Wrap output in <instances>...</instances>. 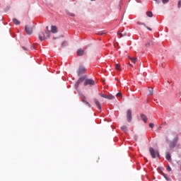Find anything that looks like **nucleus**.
<instances>
[{
    "instance_id": "obj_33",
    "label": "nucleus",
    "mask_w": 181,
    "mask_h": 181,
    "mask_svg": "<svg viewBox=\"0 0 181 181\" xmlns=\"http://www.w3.org/2000/svg\"><path fill=\"white\" fill-rule=\"evenodd\" d=\"M98 35H105V32L104 31L100 32Z\"/></svg>"
},
{
    "instance_id": "obj_6",
    "label": "nucleus",
    "mask_w": 181,
    "mask_h": 181,
    "mask_svg": "<svg viewBox=\"0 0 181 181\" xmlns=\"http://www.w3.org/2000/svg\"><path fill=\"white\" fill-rule=\"evenodd\" d=\"M85 71H86V67L83 66H80L77 71L78 76H80L81 74H83Z\"/></svg>"
},
{
    "instance_id": "obj_5",
    "label": "nucleus",
    "mask_w": 181,
    "mask_h": 181,
    "mask_svg": "<svg viewBox=\"0 0 181 181\" xmlns=\"http://www.w3.org/2000/svg\"><path fill=\"white\" fill-rule=\"evenodd\" d=\"M100 97L106 98L107 100H114L115 97L112 95H105L104 93H100Z\"/></svg>"
},
{
    "instance_id": "obj_34",
    "label": "nucleus",
    "mask_w": 181,
    "mask_h": 181,
    "mask_svg": "<svg viewBox=\"0 0 181 181\" xmlns=\"http://www.w3.org/2000/svg\"><path fill=\"white\" fill-rule=\"evenodd\" d=\"M138 24L139 25H144V26H145V23H138Z\"/></svg>"
},
{
    "instance_id": "obj_19",
    "label": "nucleus",
    "mask_w": 181,
    "mask_h": 181,
    "mask_svg": "<svg viewBox=\"0 0 181 181\" xmlns=\"http://www.w3.org/2000/svg\"><path fill=\"white\" fill-rule=\"evenodd\" d=\"M147 16H148V18H152V16H153V13H152V11H148L146 13Z\"/></svg>"
},
{
    "instance_id": "obj_2",
    "label": "nucleus",
    "mask_w": 181,
    "mask_h": 181,
    "mask_svg": "<svg viewBox=\"0 0 181 181\" xmlns=\"http://www.w3.org/2000/svg\"><path fill=\"white\" fill-rule=\"evenodd\" d=\"M149 152H150V155L151 156V158H153V159H155V158H160V155H159V151H155V149H153V148L150 147L149 148Z\"/></svg>"
},
{
    "instance_id": "obj_13",
    "label": "nucleus",
    "mask_w": 181,
    "mask_h": 181,
    "mask_svg": "<svg viewBox=\"0 0 181 181\" xmlns=\"http://www.w3.org/2000/svg\"><path fill=\"white\" fill-rule=\"evenodd\" d=\"M165 158H166L167 160H172V157L170 156V153H169V152L166 153Z\"/></svg>"
},
{
    "instance_id": "obj_40",
    "label": "nucleus",
    "mask_w": 181,
    "mask_h": 181,
    "mask_svg": "<svg viewBox=\"0 0 181 181\" xmlns=\"http://www.w3.org/2000/svg\"><path fill=\"white\" fill-rule=\"evenodd\" d=\"M153 1H158V0H153Z\"/></svg>"
},
{
    "instance_id": "obj_41",
    "label": "nucleus",
    "mask_w": 181,
    "mask_h": 181,
    "mask_svg": "<svg viewBox=\"0 0 181 181\" xmlns=\"http://www.w3.org/2000/svg\"><path fill=\"white\" fill-rule=\"evenodd\" d=\"M90 1H95V0H90Z\"/></svg>"
},
{
    "instance_id": "obj_3",
    "label": "nucleus",
    "mask_w": 181,
    "mask_h": 181,
    "mask_svg": "<svg viewBox=\"0 0 181 181\" xmlns=\"http://www.w3.org/2000/svg\"><path fill=\"white\" fill-rule=\"evenodd\" d=\"M83 86H90V87H92V86H95V81L91 78L85 79Z\"/></svg>"
},
{
    "instance_id": "obj_25",
    "label": "nucleus",
    "mask_w": 181,
    "mask_h": 181,
    "mask_svg": "<svg viewBox=\"0 0 181 181\" xmlns=\"http://www.w3.org/2000/svg\"><path fill=\"white\" fill-rule=\"evenodd\" d=\"M67 45V42L66 41H64L62 43V47H64V46H66Z\"/></svg>"
},
{
    "instance_id": "obj_38",
    "label": "nucleus",
    "mask_w": 181,
    "mask_h": 181,
    "mask_svg": "<svg viewBox=\"0 0 181 181\" xmlns=\"http://www.w3.org/2000/svg\"><path fill=\"white\" fill-rule=\"evenodd\" d=\"M129 66H131V67H132V64H129Z\"/></svg>"
},
{
    "instance_id": "obj_31",
    "label": "nucleus",
    "mask_w": 181,
    "mask_h": 181,
    "mask_svg": "<svg viewBox=\"0 0 181 181\" xmlns=\"http://www.w3.org/2000/svg\"><path fill=\"white\" fill-rule=\"evenodd\" d=\"M178 8H181V0L178 1Z\"/></svg>"
},
{
    "instance_id": "obj_14",
    "label": "nucleus",
    "mask_w": 181,
    "mask_h": 181,
    "mask_svg": "<svg viewBox=\"0 0 181 181\" xmlns=\"http://www.w3.org/2000/svg\"><path fill=\"white\" fill-rule=\"evenodd\" d=\"M13 23H14V25H21V21L16 18H13Z\"/></svg>"
},
{
    "instance_id": "obj_18",
    "label": "nucleus",
    "mask_w": 181,
    "mask_h": 181,
    "mask_svg": "<svg viewBox=\"0 0 181 181\" xmlns=\"http://www.w3.org/2000/svg\"><path fill=\"white\" fill-rule=\"evenodd\" d=\"M117 35H119V37H123V36H127V33H120L119 31L117 32Z\"/></svg>"
},
{
    "instance_id": "obj_15",
    "label": "nucleus",
    "mask_w": 181,
    "mask_h": 181,
    "mask_svg": "<svg viewBox=\"0 0 181 181\" xmlns=\"http://www.w3.org/2000/svg\"><path fill=\"white\" fill-rule=\"evenodd\" d=\"M141 119L144 122H146L148 118L146 117V116L145 115H141Z\"/></svg>"
},
{
    "instance_id": "obj_7",
    "label": "nucleus",
    "mask_w": 181,
    "mask_h": 181,
    "mask_svg": "<svg viewBox=\"0 0 181 181\" xmlns=\"http://www.w3.org/2000/svg\"><path fill=\"white\" fill-rule=\"evenodd\" d=\"M85 80H86L85 76H82V77L79 78L78 80L77 81V82L75 84L76 88H77V87H78L79 84H81V83H83V81H84Z\"/></svg>"
},
{
    "instance_id": "obj_39",
    "label": "nucleus",
    "mask_w": 181,
    "mask_h": 181,
    "mask_svg": "<svg viewBox=\"0 0 181 181\" xmlns=\"http://www.w3.org/2000/svg\"><path fill=\"white\" fill-rule=\"evenodd\" d=\"M10 7H7V9H9Z\"/></svg>"
},
{
    "instance_id": "obj_8",
    "label": "nucleus",
    "mask_w": 181,
    "mask_h": 181,
    "mask_svg": "<svg viewBox=\"0 0 181 181\" xmlns=\"http://www.w3.org/2000/svg\"><path fill=\"white\" fill-rule=\"evenodd\" d=\"M178 138L175 137L173 141L170 143V147L171 148H175V146H176V144H177V141H178Z\"/></svg>"
},
{
    "instance_id": "obj_29",
    "label": "nucleus",
    "mask_w": 181,
    "mask_h": 181,
    "mask_svg": "<svg viewBox=\"0 0 181 181\" xmlns=\"http://www.w3.org/2000/svg\"><path fill=\"white\" fill-rule=\"evenodd\" d=\"M167 170L168 172H170V170H172V168H170V166L167 167Z\"/></svg>"
},
{
    "instance_id": "obj_24",
    "label": "nucleus",
    "mask_w": 181,
    "mask_h": 181,
    "mask_svg": "<svg viewBox=\"0 0 181 181\" xmlns=\"http://www.w3.org/2000/svg\"><path fill=\"white\" fill-rule=\"evenodd\" d=\"M121 129L122 130V131H127V126H122V127H121Z\"/></svg>"
},
{
    "instance_id": "obj_22",
    "label": "nucleus",
    "mask_w": 181,
    "mask_h": 181,
    "mask_svg": "<svg viewBox=\"0 0 181 181\" xmlns=\"http://www.w3.org/2000/svg\"><path fill=\"white\" fill-rule=\"evenodd\" d=\"M148 91H149V95H153V88H149Z\"/></svg>"
},
{
    "instance_id": "obj_4",
    "label": "nucleus",
    "mask_w": 181,
    "mask_h": 181,
    "mask_svg": "<svg viewBox=\"0 0 181 181\" xmlns=\"http://www.w3.org/2000/svg\"><path fill=\"white\" fill-rule=\"evenodd\" d=\"M33 28L34 26L25 25V30L27 35H32L33 33Z\"/></svg>"
},
{
    "instance_id": "obj_30",
    "label": "nucleus",
    "mask_w": 181,
    "mask_h": 181,
    "mask_svg": "<svg viewBox=\"0 0 181 181\" xmlns=\"http://www.w3.org/2000/svg\"><path fill=\"white\" fill-rule=\"evenodd\" d=\"M117 97H122V93H118L117 94Z\"/></svg>"
},
{
    "instance_id": "obj_11",
    "label": "nucleus",
    "mask_w": 181,
    "mask_h": 181,
    "mask_svg": "<svg viewBox=\"0 0 181 181\" xmlns=\"http://www.w3.org/2000/svg\"><path fill=\"white\" fill-rule=\"evenodd\" d=\"M129 60H131L132 62V63H134V64H135V63H136V62H138V58L136 57H128Z\"/></svg>"
},
{
    "instance_id": "obj_26",
    "label": "nucleus",
    "mask_w": 181,
    "mask_h": 181,
    "mask_svg": "<svg viewBox=\"0 0 181 181\" xmlns=\"http://www.w3.org/2000/svg\"><path fill=\"white\" fill-rule=\"evenodd\" d=\"M68 15H69V16H72V17L76 16V15H74V13H68Z\"/></svg>"
},
{
    "instance_id": "obj_20",
    "label": "nucleus",
    "mask_w": 181,
    "mask_h": 181,
    "mask_svg": "<svg viewBox=\"0 0 181 181\" xmlns=\"http://www.w3.org/2000/svg\"><path fill=\"white\" fill-rule=\"evenodd\" d=\"M163 176L165 177V179H166L168 181L170 180V177H169V175L163 173Z\"/></svg>"
},
{
    "instance_id": "obj_9",
    "label": "nucleus",
    "mask_w": 181,
    "mask_h": 181,
    "mask_svg": "<svg viewBox=\"0 0 181 181\" xmlns=\"http://www.w3.org/2000/svg\"><path fill=\"white\" fill-rule=\"evenodd\" d=\"M94 103H95L97 108H98L99 112H101V105L100 104V101H98V100H97V99H94Z\"/></svg>"
},
{
    "instance_id": "obj_28",
    "label": "nucleus",
    "mask_w": 181,
    "mask_h": 181,
    "mask_svg": "<svg viewBox=\"0 0 181 181\" xmlns=\"http://www.w3.org/2000/svg\"><path fill=\"white\" fill-rule=\"evenodd\" d=\"M163 4H168L169 2V0H162Z\"/></svg>"
},
{
    "instance_id": "obj_36",
    "label": "nucleus",
    "mask_w": 181,
    "mask_h": 181,
    "mask_svg": "<svg viewBox=\"0 0 181 181\" xmlns=\"http://www.w3.org/2000/svg\"><path fill=\"white\" fill-rule=\"evenodd\" d=\"M46 29H47V31L49 32V27L47 26V27H46Z\"/></svg>"
},
{
    "instance_id": "obj_17",
    "label": "nucleus",
    "mask_w": 181,
    "mask_h": 181,
    "mask_svg": "<svg viewBox=\"0 0 181 181\" xmlns=\"http://www.w3.org/2000/svg\"><path fill=\"white\" fill-rule=\"evenodd\" d=\"M153 45V41H149L146 44V47H149V46Z\"/></svg>"
},
{
    "instance_id": "obj_12",
    "label": "nucleus",
    "mask_w": 181,
    "mask_h": 181,
    "mask_svg": "<svg viewBox=\"0 0 181 181\" xmlns=\"http://www.w3.org/2000/svg\"><path fill=\"white\" fill-rule=\"evenodd\" d=\"M83 54H84V50H83L82 49H79L77 50L78 56H83Z\"/></svg>"
},
{
    "instance_id": "obj_27",
    "label": "nucleus",
    "mask_w": 181,
    "mask_h": 181,
    "mask_svg": "<svg viewBox=\"0 0 181 181\" xmlns=\"http://www.w3.org/2000/svg\"><path fill=\"white\" fill-rule=\"evenodd\" d=\"M127 114H132V110H131V109H129L127 112Z\"/></svg>"
},
{
    "instance_id": "obj_16",
    "label": "nucleus",
    "mask_w": 181,
    "mask_h": 181,
    "mask_svg": "<svg viewBox=\"0 0 181 181\" xmlns=\"http://www.w3.org/2000/svg\"><path fill=\"white\" fill-rule=\"evenodd\" d=\"M128 122H131V119H132V115L131 114H128L127 116Z\"/></svg>"
},
{
    "instance_id": "obj_21",
    "label": "nucleus",
    "mask_w": 181,
    "mask_h": 181,
    "mask_svg": "<svg viewBox=\"0 0 181 181\" xmlns=\"http://www.w3.org/2000/svg\"><path fill=\"white\" fill-rule=\"evenodd\" d=\"M115 69L116 70H121V65L119 64H116Z\"/></svg>"
},
{
    "instance_id": "obj_35",
    "label": "nucleus",
    "mask_w": 181,
    "mask_h": 181,
    "mask_svg": "<svg viewBox=\"0 0 181 181\" xmlns=\"http://www.w3.org/2000/svg\"><path fill=\"white\" fill-rule=\"evenodd\" d=\"M146 28L148 29V30H152V28H151L149 27H146Z\"/></svg>"
},
{
    "instance_id": "obj_37",
    "label": "nucleus",
    "mask_w": 181,
    "mask_h": 181,
    "mask_svg": "<svg viewBox=\"0 0 181 181\" xmlns=\"http://www.w3.org/2000/svg\"><path fill=\"white\" fill-rule=\"evenodd\" d=\"M23 50H28L25 47H23Z\"/></svg>"
},
{
    "instance_id": "obj_1",
    "label": "nucleus",
    "mask_w": 181,
    "mask_h": 181,
    "mask_svg": "<svg viewBox=\"0 0 181 181\" xmlns=\"http://www.w3.org/2000/svg\"><path fill=\"white\" fill-rule=\"evenodd\" d=\"M49 36H50V31H47L45 33L41 32L39 34V39L42 42L43 40H46V39L49 38Z\"/></svg>"
},
{
    "instance_id": "obj_23",
    "label": "nucleus",
    "mask_w": 181,
    "mask_h": 181,
    "mask_svg": "<svg viewBox=\"0 0 181 181\" xmlns=\"http://www.w3.org/2000/svg\"><path fill=\"white\" fill-rule=\"evenodd\" d=\"M83 102L85 103V104H86L87 105H88V107H91L90 103H88V102L86 101V100H83Z\"/></svg>"
},
{
    "instance_id": "obj_10",
    "label": "nucleus",
    "mask_w": 181,
    "mask_h": 181,
    "mask_svg": "<svg viewBox=\"0 0 181 181\" xmlns=\"http://www.w3.org/2000/svg\"><path fill=\"white\" fill-rule=\"evenodd\" d=\"M51 32L52 33H57V27L54 25L51 26Z\"/></svg>"
},
{
    "instance_id": "obj_32",
    "label": "nucleus",
    "mask_w": 181,
    "mask_h": 181,
    "mask_svg": "<svg viewBox=\"0 0 181 181\" xmlns=\"http://www.w3.org/2000/svg\"><path fill=\"white\" fill-rule=\"evenodd\" d=\"M149 127H150V128H153L154 124L153 123H150Z\"/></svg>"
}]
</instances>
